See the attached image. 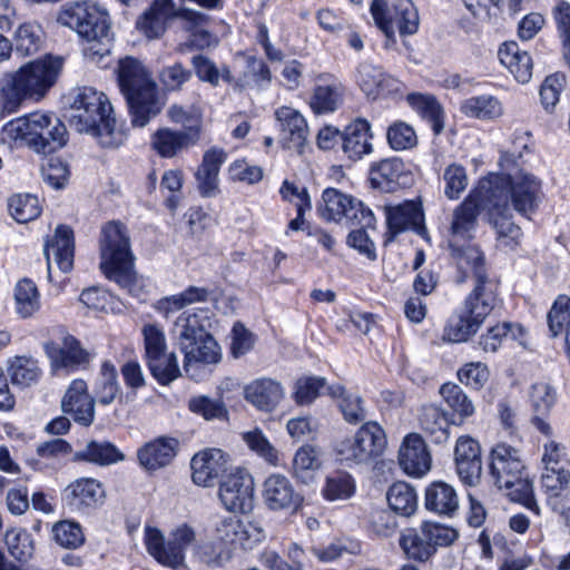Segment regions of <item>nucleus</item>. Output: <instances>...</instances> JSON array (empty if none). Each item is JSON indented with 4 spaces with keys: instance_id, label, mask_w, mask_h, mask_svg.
Segmentation results:
<instances>
[{
    "instance_id": "1",
    "label": "nucleus",
    "mask_w": 570,
    "mask_h": 570,
    "mask_svg": "<svg viewBox=\"0 0 570 570\" xmlns=\"http://www.w3.org/2000/svg\"><path fill=\"white\" fill-rule=\"evenodd\" d=\"M528 134L515 136L513 148L502 151L499 160L501 173L490 174L481 179L485 202L503 208H512L528 216L533 213L542 199V181L533 174L518 168V158L528 149Z\"/></svg>"
},
{
    "instance_id": "2",
    "label": "nucleus",
    "mask_w": 570,
    "mask_h": 570,
    "mask_svg": "<svg viewBox=\"0 0 570 570\" xmlns=\"http://www.w3.org/2000/svg\"><path fill=\"white\" fill-rule=\"evenodd\" d=\"M68 119L81 134L97 139L106 148L120 146L125 134L117 127L108 97L90 86L78 87L69 94Z\"/></svg>"
},
{
    "instance_id": "3",
    "label": "nucleus",
    "mask_w": 570,
    "mask_h": 570,
    "mask_svg": "<svg viewBox=\"0 0 570 570\" xmlns=\"http://www.w3.org/2000/svg\"><path fill=\"white\" fill-rule=\"evenodd\" d=\"M57 22L87 41L83 52L89 61L99 63L110 53L111 18L105 6L92 0L66 2L58 11Z\"/></svg>"
},
{
    "instance_id": "4",
    "label": "nucleus",
    "mask_w": 570,
    "mask_h": 570,
    "mask_svg": "<svg viewBox=\"0 0 570 570\" xmlns=\"http://www.w3.org/2000/svg\"><path fill=\"white\" fill-rule=\"evenodd\" d=\"M0 141L9 147L26 146L37 154L47 155L66 146L68 131L55 114L35 111L4 124Z\"/></svg>"
},
{
    "instance_id": "5",
    "label": "nucleus",
    "mask_w": 570,
    "mask_h": 570,
    "mask_svg": "<svg viewBox=\"0 0 570 570\" xmlns=\"http://www.w3.org/2000/svg\"><path fill=\"white\" fill-rule=\"evenodd\" d=\"M62 69L57 57L30 61L14 72L4 73L0 79V98L3 108L16 111L23 100H40L56 83Z\"/></svg>"
},
{
    "instance_id": "6",
    "label": "nucleus",
    "mask_w": 570,
    "mask_h": 570,
    "mask_svg": "<svg viewBox=\"0 0 570 570\" xmlns=\"http://www.w3.org/2000/svg\"><path fill=\"white\" fill-rule=\"evenodd\" d=\"M117 75L120 90L128 104L132 126L145 127L165 105L156 82L145 66L134 57L119 60Z\"/></svg>"
},
{
    "instance_id": "7",
    "label": "nucleus",
    "mask_w": 570,
    "mask_h": 570,
    "mask_svg": "<svg viewBox=\"0 0 570 570\" xmlns=\"http://www.w3.org/2000/svg\"><path fill=\"white\" fill-rule=\"evenodd\" d=\"M100 268L107 278L117 283L132 296H139L144 279L134 268V254L127 228L118 222H109L101 228L99 240Z\"/></svg>"
},
{
    "instance_id": "8",
    "label": "nucleus",
    "mask_w": 570,
    "mask_h": 570,
    "mask_svg": "<svg viewBox=\"0 0 570 570\" xmlns=\"http://www.w3.org/2000/svg\"><path fill=\"white\" fill-rule=\"evenodd\" d=\"M490 474L499 489L508 490L512 501L519 502L537 515L540 507L534 497L533 481L529 478L521 451L505 442L492 448Z\"/></svg>"
},
{
    "instance_id": "9",
    "label": "nucleus",
    "mask_w": 570,
    "mask_h": 570,
    "mask_svg": "<svg viewBox=\"0 0 570 570\" xmlns=\"http://www.w3.org/2000/svg\"><path fill=\"white\" fill-rule=\"evenodd\" d=\"M196 543V531L187 523L170 530L168 538L151 525L144 529V544L147 552L161 566L178 570L185 566L186 550Z\"/></svg>"
},
{
    "instance_id": "10",
    "label": "nucleus",
    "mask_w": 570,
    "mask_h": 570,
    "mask_svg": "<svg viewBox=\"0 0 570 570\" xmlns=\"http://www.w3.org/2000/svg\"><path fill=\"white\" fill-rule=\"evenodd\" d=\"M465 257L460 261V269L465 274H472L476 278L473 291L464 298L461 308L481 326L488 316L500 305L497 286L485 275L484 257L481 250L471 248Z\"/></svg>"
},
{
    "instance_id": "11",
    "label": "nucleus",
    "mask_w": 570,
    "mask_h": 570,
    "mask_svg": "<svg viewBox=\"0 0 570 570\" xmlns=\"http://www.w3.org/2000/svg\"><path fill=\"white\" fill-rule=\"evenodd\" d=\"M386 445L384 430L376 422L364 423L352 436L335 445L337 460L347 468L366 465L379 458Z\"/></svg>"
},
{
    "instance_id": "12",
    "label": "nucleus",
    "mask_w": 570,
    "mask_h": 570,
    "mask_svg": "<svg viewBox=\"0 0 570 570\" xmlns=\"http://www.w3.org/2000/svg\"><path fill=\"white\" fill-rule=\"evenodd\" d=\"M484 194L485 191L483 193L482 183L480 181L478 187L473 189L453 212L449 246L456 261L458 267H460L461 258L465 257L468 261V253L471 248L480 250L476 246L470 243L460 244V242L472 237V233L476 227L479 212L483 210L485 213Z\"/></svg>"
},
{
    "instance_id": "13",
    "label": "nucleus",
    "mask_w": 570,
    "mask_h": 570,
    "mask_svg": "<svg viewBox=\"0 0 570 570\" xmlns=\"http://www.w3.org/2000/svg\"><path fill=\"white\" fill-rule=\"evenodd\" d=\"M370 10L387 39L394 40L396 29L401 36H412L419 31V10L412 0H394L391 7L385 0H373Z\"/></svg>"
},
{
    "instance_id": "14",
    "label": "nucleus",
    "mask_w": 570,
    "mask_h": 570,
    "mask_svg": "<svg viewBox=\"0 0 570 570\" xmlns=\"http://www.w3.org/2000/svg\"><path fill=\"white\" fill-rule=\"evenodd\" d=\"M320 215L327 222L351 223L362 227H374L372 210L352 195L336 188H326L322 194Z\"/></svg>"
},
{
    "instance_id": "15",
    "label": "nucleus",
    "mask_w": 570,
    "mask_h": 570,
    "mask_svg": "<svg viewBox=\"0 0 570 570\" xmlns=\"http://www.w3.org/2000/svg\"><path fill=\"white\" fill-rule=\"evenodd\" d=\"M53 373H71L85 367L91 360L90 353L70 334H65L58 341L43 345Z\"/></svg>"
},
{
    "instance_id": "16",
    "label": "nucleus",
    "mask_w": 570,
    "mask_h": 570,
    "mask_svg": "<svg viewBox=\"0 0 570 570\" xmlns=\"http://www.w3.org/2000/svg\"><path fill=\"white\" fill-rule=\"evenodd\" d=\"M218 497L228 511H250L254 498L253 476L246 469L236 468L220 482Z\"/></svg>"
},
{
    "instance_id": "17",
    "label": "nucleus",
    "mask_w": 570,
    "mask_h": 570,
    "mask_svg": "<svg viewBox=\"0 0 570 570\" xmlns=\"http://www.w3.org/2000/svg\"><path fill=\"white\" fill-rule=\"evenodd\" d=\"M262 498L271 511H297L303 504V497L293 482L282 473H272L263 482Z\"/></svg>"
},
{
    "instance_id": "18",
    "label": "nucleus",
    "mask_w": 570,
    "mask_h": 570,
    "mask_svg": "<svg viewBox=\"0 0 570 570\" xmlns=\"http://www.w3.org/2000/svg\"><path fill=\"white\" fill-rule=\"evenodd\" d=\"M275 117L281 126L282 146L295 154L303 155L307 145L308 127L304 116L296 109L282 106Z\"/></svg>"
},
{
    "instance_id": "19",
    "label": "nucleus",
    "mask_w": 570,
    "mask_h": 570,
    "mask_svg": "<svg viewBox=\"0 0 570 570\" xmlns=\"http://www.w3.org/2000/svg\"><path fill=\"white\" fill-rule=\"evenodd\" d=\"M43 254L47 261L48 275L51 276L52 265L58 269L68 273L73 267L75 240L73 232L65 225H59L51 238H48L43 246Z\"/></svg>"
},
{
    "instance_id": "20",
    "label": "nucleus",
    "mask_w": 570,
    "mask_h": 570,
    "mask_svg": "<svg viewBox=\"0 0 570 570\" xmlns=\"http://www.w3.org/2000/svg\"><path fill=\"white\" fill-rule=\"evenodd\" d=\"M485 216L495 232L497 246L504 250H514L520 245L522 232L513 223L511 209L485 202Z\"/></svg>"
},
{
    "instance_id": "21",
    "label": "nucleus",
    "mask_w": 570,
    "mask_h": 570,
    "mask_svg": "<svg viewBox=\"0 0 570 570\" xmlns=\"http://www.w3.org/2000/svg\"><path fill=\"white\" fill-rule=\"evenodd\" d=\"M62 411L83 425L89 426L95 420V399L88 392L87 383L81 379L73 380L61 401Z\"/></svg>"
},
{
    "instance_id": "22",
    "label": "nucleus",
    "mask_w": 570,
    "mask_h": 570,
    "mask_svg": "<svg viewBox=\"0 0 570 570\" xmlns=\"http://www.w3.org/2000/svg\"><path fill=\"white\" fill-rule=\"evenodd\" d=\"M228 456L219 449H205L190 462L191 479L196 485L209 488L226 471Z\"/></svg>"
},
{
    "instance_id": "23",
    "label": "nucleus",
    "mask_w": 570,
    "mask_h": 570,
    "mask_svg": "<svg viewBox=\"0 0 570 570\" xmlns=\"http://www.w3.org/2000/svg\"><path fill=\"white\" fill-rule=\"evenodd\" d=\"M105 491L100 482L92 478H81L70 483L63 491L66 504L73 511L87 513L102 504Z\"/></svg>"
},
{
    "instance_id": "24",
    "label": "nucleus",
    "mask_w": 570,
    "mask_h": 570,
    "mask_svg": "<svg viewBox=\"0 0 570 570\" xmlns=\"http://www.w3.org/2000/svg\"><path fill=\"white\" fill-rule=\"evenodd\" d=\"M399 463L402 470L415 478L425 475L431 469V455L421 435H406L399 450Z\"/></svg>"
},
{
    "instance_id": "25",
    "label": "nucleus",
    "mask_w": 570,
    "mask_h": 570,
    "mask_svg": "<svg viewBox=\"0 0 570 570\" xmlns=\"http://www.w3.org/2000/svg\"><path fill=\"white\" fill-rule=\"evenodd\" d=\"M454 460L460 480L468 485L476 484L482 471L479 443L471 436H460L454 449Z\"/></svg>"
},
{
    "instance_id": "26",
    "label": "nucleus",
    "mask_w": 570,
    "mask_h": 570,
    "mask_svg": "<svg viewBox=\"0 0 570 570\" xmlns=\"http://www.w3.org/2000/svg\"><path fill=\"white\" fill-rule=\"evenodd\" d=\"M150 148L161 158H176L199 142L194 139V134H184L179 129L159 127L150 136Z\"/></svg>"
},
{
    "instance_id": "27",
    "label": "nucleus",
    "mask_w": 570,
    "mask_h": 570,
    "mask_svg": "<svg viewBox=\"0 0 570 570\" xmlns=\"http://www.w3.org/2000/svg\"><path fill=\"white\" fill-rule=\"evenodd\" d=\"M285 396L282 384L269 377H261L244 387V397L254 407L264 412L275 410Z\"/></svg>"
},
{
    "instance_id": "28",
    "label": "nucleus",
    "mask_w": 570,
    "mask_h": 570,
    "mask_svg": "<svg viewBox=\"0 0 570 570\" xmlns=\"http://www.w3.org/2000/svg\"><path fill=\"white\" fill-rule=\"evenodd\" d=\"M557 400L556 390L548 382H535L529 390V402L533 412L532 424L546 436L552 435L547 417Z\"/></svg>"
},
{
    "instance_id": "29",
    "label": "nucleus",
    "mask_w": 570,
    "mask_h": 570,
    "mask_svg": "<svg viewBox=\"0 0 570 570\" xmlns=\"http://www.w3.org/2000/svg\"><path fill=\"white\" fill-rule=\"evenodd\" d=\"M423 220L422 208L416 202H405L386 208L389 232L393 236L407 229H413L423 236L425 234Z\"/></svg>"
},
{
    "instance_id": "30",
    "label": "nucleus",
    "mask_w": 570,
    "mask_h": 570,
    "mask_svg": "<svg viewBox=\"0 0 570 570\" xmlns=\"http://www.w3.org/2000/svg\"><path fill=\"white\" fill-rule=\"evenodd\" d=\"M178 441L174 438H158L138 450L139 464L149 472L160 470L171 463L178 451Z\"/></svg>"
},
{
    "instance_id": "31",
    "label": "nucleus",
    "mask_w": 570,
    "mask_h": 570,
    "mask_svg": "<svg viewBox=\"0 0 570 570\" xmlns=\"http://www.w3.org/2000/svg\"><path fill=\"white\" fill-rule=\"evenodd\" d=\"M176 16L173 0H155L136 21V28L148 39L159 38L169 19Z\"/></svg>"
},
{
    "instance_id": "32",
    "label": "nucleus",
    "mask_w": 570,
    "mask_h": 570,
    "mask_svg": "<svg viewBox=\"0 0 570 570\" xmlns=\"http://www.w3.org/2000/svg\"><path fill=\"white\" fill-rule=\"evenodd\" d=\"M321 81L313 89L309 107L317 115L334 112L343 102L344 86L333 77L321 78Z\"/></svg>"
},
{
    "instance_id": "33",
    "label": "nucleus",
    "mask_w": 570,
    "mask_h": 570,
    "mask_svg": "<svg viewBox=\"0 0 570 570\" xmlns=\"http://www.w3.org/2000/svg\"><path fill=\"white\" fill-rule=\"evenodd\" d=\"M342 139L343 151L352 160L361 159L373 151L371 125L365 119H356L350 124Z\"/></svg>"
},
{
    "instance_id": "34",
    "label": "nucleus",
    "mask_w": 570,
    "mask_h": 570,
    "mask_svg": "<svg viewBox=\"0 0 570 570\" xmlns=\"http://www.w3.org/2000/svg\"><path fill=\"white\" fill-rule=\"evenodd\" d=\"M500 62L520 83H528L532 78L533 61L530 53L522 50L514 41L504 42L498 51Z\"/></svg>"
},
{
    "instance_id": "35",
    "label": "nucleus",
    "mask_w": 570,
    "mask_h": 570,
    "mask_svg": "<svg viewBox=\"0 0 570 570\" xmlns=\"http://www.w3.org/2000/svg\"><path fill=\"white\" fill-rule=\"evenodd\" d=\"M209 320L207 313L203 309L198 312H184L180 314L174 323L173 333L179 348L185 344H190L195 340H199L203 336L208 335L207 326Z\"/></svg>"
},
{
    "instance_id": "36",
    "label": "nucleus",
    "mask_w": 570,
    "mask_h": 570,
    "mask_svg": "<svg viewBox=\"0 0 570 570\" xmlns=\"http://www.w3.org/2000/svg\"><path fill=\"white\" fill-rule=\"evenodd\" d=\"M323 459L320 448L311 444L299 446L292 461L293 476L301 483L309 484L322 469Z\"/></svg>"
},
{
    "instance_id": "37",
    "label": "nucleus",
    "mask_w": 570,
    "mask_h": 570,
    "mask_svg": "<svg viewBox=\"0 0 570 570\" xmlns=\"http://www.w3.org/2000/svg\"><path fill=\"white\" fill-rule=\"evenodd\" d=\"M166 116L174 125L181 126L180 130L184 134H194V139L200 141L204 128V111L200 106L171 104L166 110Z\"/></svg>"
},
{
    "instance_id": "38",
    "label": "nucleus",
    "mask_w": 570,
    "mask_h": 570,
    "mask_svg": "<svg viewBox=\"0 0 570 570\" xmlns=\"http://www.w3.org/2000/svg\"><path fill=\"white\" fill-rule=\"evenodd\" d=\"M7 372L11 383L21 390L37 385L42 377L39 361L27 355H18L10 358Z\"/></svg>"
},
{
    "instance_id": "39",
    "label": "nucleus",
    "mask_w": 570,
    "mask_h": 570,
    "mask_svg": "<svg viewBox=\"0 0 570 570\" xmlns=\"http://www.w3.org/2000/svg\"><path fill=\"white\" fill-rule=\"evenodd\" d=\"M356 81L361 90L370 98L391 91L394 80L385 75L381 67L362 62L357 68Z\"/></svg>"
},
{
    "instance_id": "40",
    "label": "nucleus",
    "mask_w": 570,
    "mask_h": 570,
    "mask_svg": "<svg viewBox=\"0 0 570 570\" xmlns=\"http://www.w3.org/2000/svg\"><path fill=\"white\" fill-rule=\"evenodd\" d=\"M449 413L436 405H426L422 409L420 424L423 432L433 443L442 444L450 438Z\"/></svg>"
},
{
    "instance_id": "41",
    "label": "nucleus",
    "mask_w": 570,
    "mask_h": 570,
    "mask_svg": "<svg viewBox=\"0 0 570 570\" xmlns=\"http://www.w3.org/2000/svg\"><path fill=\"white\" fill-rule=\"evenodd\" d=\"M425 507L438 514L452 515L459 508L454 488L442 481L431 483L425 490Z\"/></svg>"
},
{
    "instance_id": "42",
    "label": "nucleus",
    "mask_w": 570,
    "mask_h": 570,
    "mask_svg": "<svg viewBox=\"0 0 570 570\" xmlns=\"http://www.w3.org/2000/svg\"><path fill=\"white\" fill-rule=\"evenodd\" d=\"M440 394L451 409L452 424L461 425L475 413L473 401L456 384L445 383L440 389Z\"/></svg>"
},
{
    "instance_id": "43",
    "label": "nucleus",
    "mask_w": 570,
    "mask_h": 570,
    "mask_svg": "<svg viewBox=\"0 0 570 570\" xmlns=\"http://www.w3.org/2000/svg\"><path fill=\"white\" fill-rule=\"evenodd\" d=\"M403 174V161L393 157L374 163L370 169V179L374 187L390 191L402 184Z\"/></svg>"
},
{
    "instance_id": "44",
    "label": "nucleus",
    "mask_w": 570,
    "mask_h": 570,
    "mask_svg": "<svg viewBox=\"0 0 570 570\" xmlns=\"http://www.w3.org/2000/svg\"><path fill=\"white\" fill-rule=\"evenodd\" d=\"M180 351L185 357L186 371L194 363L217 364L222 360L220 347L210 334L185 344Z\"/></svg>"
},
{
    "instance_id": "45",
    "label": "nucleus",
    "mask_w": 570,
    "mask_h": 570,
    "mask_svg": "<svg viewBox=\"0 0 570 570\" xmlns=\"http://www.w3.org/2000/svg\"><path fill=\"white\" fill-rule=\"evenodd\" d=\"M462 114L480 120H494L503 116L502 102L492 95H479L465 99L460 107Z\"/></svg>"
},
{
    "instance_id": "46",
    "label": "nucleus",
    "mask_w": 570,
    "mask_h": 570,
    "mask_svg": "<svg viewBox=\"0 0 570 570\" xmlns=\"http://www.w3.org/2000/svg\"><path fill=\"white\" fill-rule=\"evenodd\" d=\"M482 326L461 307L448 320L443 330V341L449 343H465L473 337Z\"/></svg>"
},
{
    "instance_id": "47",
    "label": "nucleus",
    "mask_w": 570,
    "mask_h": 570,
    "mask_svg": "<svg viewBox=\"0 0 570 570\" xmlns=\"http://www.w3.org/2000/svg\"><path fill=\"white\" fill-rule=\"evenodd\" d=\"M209 291L205 287L189 286L185 291L163 297L156 304V309L166 317L188 305L206 302Z\"/></svg>"
},
{
    "instance_id": "48",
    "label": "nucleus",
    "mask_w": 570,
    "mask_h": 570,
    "mask_svg": "<svg viewBox=\"0 0 570 570\" xmlns=\"http://www.w3.org/2000/svg\"><path fill=\"white\" fill-rule=\"evenodd\" d=\"M356 490L354 478L347 472H334L324 480L321 493L328 502L345 501L352 498Z\"/></svg>"
},
{
    "instance_id": "49",
    "label": "nucleus",
    "mask_w": 570,
    "mask_h": 570,
    "mask_svg": "<svg viewBox=\"0 0 570 570\" xmlns=\"http://www.w3.org/2000/svg\"><path fill=\"white\" fill-rule=\"evenodd\" d=\"M328 394L338 401V407L348 423H357L365 419V409L360 395L347 392L340 384L327 386Z\"/></svg>"
},
{
    "instance_id": "50",
    "label": "nucleus",
    "mask_w": 570,
    "mask_h": 570,
    "mask_svg": "<svg viewBox=\"0 0 570 570\" xmlns=\"http://www.w3.org/2000/svg\"><path fill=\"white\" fill-rule=\"evenodd\" d=\"M409 105L424 119L431 124L434 134L443 129V112L440 104L433 96L423 94H411L407 96Z\"/></svg>"
},
{
    "instance_id": "51",
    "label": "nucleus",
    "mask_w": 570,
    "mask_h": 570,
    "mask_svg": "<svg viewBox=\"0 0 570 570\" xmlns=\"http://www.w3.org/2000/svg\"><path fill=\"white\" fill-rule=\"evenodd\" d=\"M119 391L117 370L111 362L105 361L95 382V396L100 404L109 405L115 401Z\"/></svg>"
},
{
    "instance_id": "52",
    "label": "nucleus",
    "mask_w": 570,
    "mask_h": 570,
    "mask_svg": "<svg viewBox=\"0 0 570 570\" xmlns=\"http://www.w3.org/2000/svg\"><path fill=\"white\" fill-rule=\"evenodd\" d=\"M13 46L17 53L31 56L39 51L42 43V30L36 22L21 23L13 33Z\"/></svg>"
},
{
    "instance_id": "53",
    "label": "nucleus",
    "mask_w": 570,
    "mask_h": 570,
    "mask_svg": "<svg viewBox=\"0 0 570 570\" xmlns=\"http://www.w3.org/2000/svg\"><path fill=\"white\" fill-rule=\"evenodd\" d=\"M16 312L22 317L32 316L40 308V295L36 284L28 278L19 281L14 287Z\"/></svg>"
},
{
    "instance_id": "54",
    "label": "nucleus",
    "mask_w": 570,
    "mask_h": 570,
    "mask_svg": "<svg viewBox=\"0 0 570 570\" xmlns=\"http://www.w3.org/2000/svg\"><path fill=\"white\" fill-rule=\"evenodd\" d=\"M79 301L94 312L120 313L124 306L112 294L97 286L83 289Z\"/></svg>"
},
{
    "instance_id": "55",
    "label": "nucleus",
    "mask_w": 570,
    "mask_h": 570,
    "mask_svg": "<svg viewBox=\"0 0 570 570\" xmlns=\"http://www.w3.org/2000/svg\"><path fill=\"white\" fill-rule=\"evenodd\" d=\"M76 459L99 465H109L124 460V454L109 442H89L86 448L76 453Z\"/></svg>"
},
{
    "instance_id": "56",
    "label": "nucleus",
    "mask_w": 570,
    "mask_h": 570,
    "mask_svg": "<svg viewBox=\"0 0 570 570\" xmlns=\"http://www.w3.org/2000/svg\"><path fill=\"white\" fill-rule=\"evenodd\" d=\"M390 508L401 515H411L416 507L417 499L414 489L405 482L394 483L387 491Z\"/></svg>"
},
{
    "instance_id": "57",
    "label": "nucleus",
    "mask_w": 570,
    "mask_h": 570,
    "mask_svg": "<svg viewBox=\"0 0 570 570\" xmlns=\"http://www.w3.org/2000/svg\"><path fill=\"white\" fill-rule=\"evenodd\" d=\"M242 438L248 449L266 463L273 466L279 465V453L277 449L269 442L268 438L261 429L255 428L244 432Z\"/></svg>"
},
{
    "instance_id": "58",
    "label": "nucleus",
    "mask_w": 570,
    "mask_h": 570,
    "mask_svg": "<svg viewBox=\"0 0 570 570\" xmlns=\"http://www.w3.org/2000/svg\"><path fill=\"white\" fill-rule=\"evenodd\" d=\"M148 367L153 376L161 385H167L180 375L177 356L175 353H161L147 358Z\"/></svg>"
},
{
    "instance_id": "59",
    "label": "nucleus",
    "mask_w": 570,
    "mask_h": 570,
    "mask_svg": "<svg viewBox=\"0 0 570 570\" xmlns=\"http://www.w3.org/2000/svg\"><path fill=\"white\" fill-rule=\"evenodd\" d=\"M400 544L410 559L417 561H426L435 553L422 529L420 531L407 530L402 534Z\"/></svg>"
},
{
    "instance_id": "60",
    "label": "nucleus",
    "mask_w": 570,
    "mask_h": 570,
    "mask_svg": "<svg viewBox=\"0 0 570 570\" xmlns=\"http://www.w3.org/2000/svg\"><path fill=\"white\" fill-rule=\"evenodd\" d=\"M53 541L65 549H78L85 542V534L81 525L71 520L56 522L51 528Z\"/></svg>"
},
{
    "instance_id": "61",
    "label": "nucleus",
    "mask_w": 570,
    "mask_h": 570,
    "mask_svg": "<svg viewBox=\"0 0 570 570\" xmlns=\"http://www.w3.org/2000/svg\"><path fill=\"white\" fill-rule=\"evenodd\" d=\"M540 480L547 498L560 495L570 483L569 463L541 469Z\"/></svg>"
},
{
    "instance_id": "62",
    "label": "nucleus",
    "mask_w": 570,
    "mask_h": 570,
    "mask_svg": "<svg viewBox=\"0 0 570 570\" xmlns=\"http://www.w3.org/2000/svg\"><path fill=\"white\" fill-rule=\"evenodd\" d=\"M8 207L11 216L18 223H28L41 213L39 199L30 194H17L9 198Z\"/></svg>"
},
{
    "instance_id": "63",
    "label": "nucleus",
    "mask_w": 570,
    "mask_h": 570,
    "mask_svg": "<svg viewBox=\"0 0 570 570\" xmlns=\"http://www.w3.org/2000/svg\"><path fill=\"white\" fill-rule=\"evenodd\" d=\"M4 542L9 553L18 561H27L33 554V540L26 529H8L6 531Z\"/></svg>"
},
{
    "instance_id": "64",
    "label": "nucleus",
    "mask_w": 570,
    "mask_h": 570,
    "mask_svg": "<svg viewBox=\"0 0 570 570\" xmlns=\"http://www.w3.org/2000/svg\"><path fill=\"white\" fill-rule=\"evenodd\" d=\"M272 82V72L268 66L254 56L247 57V69L239 80L242 88L265 89Z\"/></svg>"
}]
</instances>
